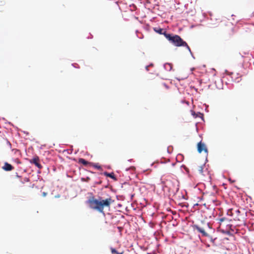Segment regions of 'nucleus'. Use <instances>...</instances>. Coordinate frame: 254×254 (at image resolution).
Listing matches in <instances>:
<instances>
[{"mask_svg":"<svg viewBox=\"0 0 254 254\" xmlns=\"http://www.w3.org/2000/svg\"><path fill=\"white\" fill-rule=\"evenodd\" d=\"M114 202V200L111 196L105 199H102L101 197L96 198L94 196H91L86 201V203L90 209L104 214H105L104 211V208H110L111 205Z\"/></svg>","mask_w":254,"mask_h":254,"instance_id":"obj_1","label":"nucleus"},{"mask_svg":"<svg viewBox=\"0 0 254 254\" xmlns=\"http://www.w3.org/2000/svg\"><path fill=\"white\" fill-rule=\"evenodd\" d=\"M226 220V218L225 217H222V218L217 219V220L219 221L220 224H221L222 222H224Z\"/></svg>","mask_w":254,"mask_h":254,"instance_id":"obj_14","label":"nucleus"},{"mask_svg":"<svg viewBox=\"0 0 254 254\" xmlns=\"http://www.w3.org/2000/svg\"><path fill=\"white\" fill-rule=\"evenodd\" d=\"M13 167L10 164L5 162L4 166L2 167V169L6 171H10L13 169Z\"/></svg>","mask_w":254,"mask_h":254,"instance_id":"obj_7","label":"nucleus"},{"mask_svg":"<svg viewBox=\"0 0 254 254\" xmlns=\"http://www.w3.org/2000/svg\"><path fill=\"white\" fill-rule=\"evenodd\" d=\"M78 162L79 163L82 164L84 166H87L88 165H90V166L92 164L91 162H88V161L85 160L83 158H79L78 159Z\"/></svg>","mask_w":254,"mask_h":254,"instance_id":"obj_8","label":"nucleus"},{"mask_svg":"<svg viewBox=\"0 0 254 254\" xmlns=\"http://www.w3.org/2000/svg\"><path fill=\"white\" fill-rule=\"evenodd\" d=\"M169 189L172 193L176 194L179 190V183L177 181L172 182L169 185Z\"/></svg>","mask_w":254,"mask_h":254,"instance_id":"obj_4","label":"nucleus"},{"mask_svg":"<svg viewBox=\"0 0 254 254\" xmlns=\"http://www.w3.org/2000/svg\"><path fill=\"white\" fill-rule=\"evenodd\" d=\"M193 227L198 232L201 233L202 235L203 236H208L207 233L206 232V230L210 228L209 223L205 224L204 227H201L198 225H195Z\"/></svg>","mask_w":254,"mask_h":254,"instance_id":"obj_3","label":"nucleus"},{"mask_svg":"<svg viewBox=\"0 0 254 254\" xmlns=\"http://www.w3.org/2000/svg\"><path fill=\"white\" fill-rule=\"evenodd\" d=\"M235 212L237 214V215L234 218V220L235 221H241L242 219V217L241 215H240V211L239 210H235Z\"/></svg>","mask_w":254,"mask_h":254,"instance_id":"obj_10","label":"nucleus"},{"mask_svg":"<svg viewBox=\"0 0 254 254\" xmlns=\"http://www.w3.org/2000/svg\"><path fill=\"white\" fill-rule=\"evenodd\" d=\"M232 211H233V209L229 210L227 213L230 215H232L233 213Z\"/></svg>","mask_w":254,"mask_h":254,"instance_id":"obj_15","label":"nucleus"},{"mask_svg":"<svg viewBox=\"0 0 254 254\" xmlns=\"http://www.w3.org/2000/svg\"><path fill=\"white\" fill-rule=\"evenodd\" d=\"M168 64L170 66V69H171L172 67V64Z\"/></svg>","mask_w":254,"mask_h":254,"instance_id":"obj_18","label":"nucleus"},{"mask_svg":"<svg viewBox=\"0 0 254 254\" xmlns=\"http://www.w3.org/2000/svg\"><path fill=\"white\" fill-rule=\"evenodd\" d=\"M90 166H93L95 168H96L99 170H101V169H102L101 166L99 165L98 164H95V163H92V164Z\"/></svg>","mask_w":254,"mask_h":254,"instance_id":"obj_11","label":"nucleus"},{"mask_svg":"<svg viewBox=\"0 0 254 254\" xmlns=\"http://www.w3.org/2000/svg\"><path fill=\"white\" fill-rule=\"evenodd\" d=\"M163 85L167 89L169 88V86L165 83H163Z\"/></svg>","mask_w":254,"mask_h":254,"instance_id":"obj_16","label":"nucleus"},{"mask_svg":"<svg viewBox=\"0 0 254 254\" xmlns=\"http://www.w3.org/2000/svg\"><path fill=\"white\" fill-rule=\"evenodd\" d=\"M110 250L113 254H123V252H122L121 253H119V252H117L116 250V249L113 248H111Z\"/></svg>","mask_w":254,"mask_h":254,"instance_id":"obj_12","label":"nucleus"},{"mask_svg":"<svg viewBox=\"0 0 254 254\" xmlns=\"http://www.w3.org/2000/svg\"><path fill=\"white\" fill-rule=\"evenodd\" d=\"M24 181L25 182H28L29 181V179L28 178H25L24 179Z\"/></svg>","mask_w":254,"mask_h":254,"instance_id":"obj_17","label":"nucleus"},{"mask_svg":"<svg viewBox=\"0 0 254 254\" xmlns=\"http://www.w3.org/2000/svg\"><path fill=\"white\" fill-rule=\"evenodd\" d=\"M203 168L202 166H198V172L201 174V175H203Z\"/></svg>","mask_w":254,"mask_h":254,"instance_id":"obj_13","label":"nucleus"},{"mask_svg":"<svg viewBox=\"0 0 254 254\" xmlns=\"http://www.w3.org/2000/svg\"><path fill=\"white\" fill-rule=\"evenodd\" d=\"M148 67H149V66H146V69L147 70H148Z\"/></svg>","mask_w":254,"mask_h":254,"instance_id":"obj_19","label":"nucleus"},{"mask_svg":"<svg viewBox=\"0 0 254 254\" xmlns=\"http://www.w3.org/2000/svg\"><path fill=\"white\" fill-rule=\"evenodd\" d=\"M153 30L156 33L164 35L165 38L170 43L173 44L175 46H183L186 48H189L187 43L185 42L179 36L172 34L167 33L165 29L160 27H154Z\"/></svg>","mask_w":254,"mask_h":254,"instance_id":"obj_2","label":"nucleus"},{"mask_svg":"<svg viewBox=\"0 0 254 254\" xmlns=\"http://www.w3.org/2000/svg\"><path fill=\"white\" fill-rule=\"evenodd\" d=\"M188 49H189V51L190 52V49L189 48Z\"/></svg>","mask_w":254,"mask_h":254,"instance_id":"obj_20","label":"nucleus"},{"mask_svg":"<svg viewBox=\"0 0 254 254\" xmlns=\"http://www.w3.org/2000/svg\"><path fill=\"white\" fill-rule=\"evenodd\" d=\"M104 175L105 176H107V177H109L112 179H113V180H114L115 181H116L117 180V178L116 177H115V174L113 172L112 173H108L107 172H105L104 173Z\"/></svg>","mask_w":254,"mask_h":254,"instance_id":"obj_9","label":"nucleus"},{"mask_svg":"<svg viewBox=\"0 0 254 254\" xmlns=\"http://www.w3.org/2000/svg\"><path fill=\"white\" fill-rule=\"evenodd\" d=\"M197 151L199 153H201L202 151L207 153V149L204 143H202L201 141L197 144Z\"/></svg>","mask_w":254,"mask_h":254,"instance_id":"obj_6","label":"nucleus"},{"mask_svg":"<svg viewBox=\"0 0 254 254\" xmlns=\"http://www.w3.org/2000/svg\"><path fill=\"white\" fill-rule=\"evenodd\" d=\"M30 162L32 164H34L39 169H41L42 168V165L40 163L39 158L37 156H35L33 158L30 160Z\"/></svg>","mask_w":254,"mask_h":254,"instance_id":"obj_5","label":"nucleus"}]
</instances>
